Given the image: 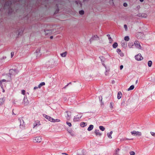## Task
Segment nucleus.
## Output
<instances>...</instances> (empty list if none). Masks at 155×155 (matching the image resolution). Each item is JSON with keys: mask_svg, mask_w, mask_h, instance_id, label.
I'll use <instances>...</instances> for the list:
<instances>
[{"mask_svg": "<svg viewBox=\"0 0 155 155\" xmlns=\"http://www.w3.org/2000/svg\"><path fill=\"white\" fill-rule=\"evenodd\" d=\"M42 139L41 137H35L33 138V141L34 143H39L41 142Z\"/></svg>", "mask_w": 155, "mask_h": 155, "instance_id": "f257e3e1", "label": "nucleus"}, {"mask_svg": "<svg viewBox=\"0 0 155 155\" xmlns=\"http://www.w3.org/2000/svg\"><path fill=\"white\" fill-rule=\"evenodd\" d=\"M18 120L20 122V127L21 128H24L25 126L24 122L23 119L22 117H20L19 118Z\"/></svg>", "mask_w": 155, "mask_h": 155, "instance_id": "f03ea898", "label": "nucleus"}, {"mask_svg": "<svg viewBox=\"0 0 155 155\" xmlns=\"http://www.w3.org/2000/svg\"><path fill=\"white\" fill-rule=\"evenodd\" d=\"M131 133L132 135L135 136H140L142 135V133L140 132L136 131L135 130L131 132Z\"/></svg>", "mask_w": 155, "mask_h": 155, "instance_id": "7ed1b4c3", "label": "nucleus"}, {"mask_svg": "<svg viewBox=\"0 0 155 155\" xmlns=\"http://www.w3.org/2000/svg\"><path fill=\"white\" fill-rule=\"evenodd\" d=\"M18 71L16 70L11 69L9 71L10 75H15L18 74Z\"/></svg>", "mask_w": 155, "mask_h": 155, "instance_id": "20e7f679", "label": "nucleus"}, {"mask_svg": "<svg viewBox=\"0 0 155 155\" xmlns=\"http://www.w3.org/2000/svg\"><path fill=\"white\" fill-rule=\"evenodd\" d=\"M134 44L136 46V47L140 49H141L142 48V47L140 45V42L139 41H135L134 42Z\"/></svg>", "mask_w": 155, "mask_h": 155, "instance_id": "39448f33", "label": "nucleus"}, {"mask_svg": "<svg viewBox=\"0 0 155 155\" xmlns=\"http://www.w3.org/2000/svg\"><path fill=\"white\" fill-rule=\"evenodd\" d=\"M135 59L137 61H141L143 59V57L142 56L141 54H139L135 55Z\"/></svg>", "mask_w": 155, "mask_h": 155, "instance_id": "423d86ee", "label": "nucleus"}, {"mask_svg": "<svg viewBox=\"0 0 155 155\" xmlns=\"http://www.w3.org/2000/svg\"><path fill=\"white\" fill-rule=\"evenodd\" d=\"M35 54L37 58H39L41 55L40 52V50L39 48L36 51Z\"/></svg>", "mask_w": 155, "mask_h": 155, "instance_id": "0eeeda50", "label": "nucleus"}, {"mask_svg": "<svg viewBox=\"0 0 155 155\" xmlns=\"http://www.w3.org/2000/svg\"><path fill=\"white\" fill-rule=\"evenodd\" d=\"M67 113V115L66 116V118L67 120H70L71 118V113L70 111H67L66 112Z\"/></svg>", "mask_w": 155, "mask_h": 155, "instance_id": "6e6552de", "label": "nucleus"}, {"mask_svg": "<svg viewBox=\"0 0 155 155\" xmlns=\"http://www.w3.org/2000/svg\"><path fill=\"white\" fill-rule=\"evenodd\" d=\"M23 103L25 105H26L28 104L29 101L26 96L24 97L23 99Z\"/></svg>", "mask_w": 155, "mask_h": 155, "instance_id": "1a4fd4ad", "label": "nucleus"}, {"mask_svg": "<svg viewBox=\"0 0 155 155\" xmlns=\"http://www.w3.org/2000/svg\"><path fill=\"white\" fill-rule=\"evenodd\" d=\"M40 125V122L38 120H36L35 121L33 124V128H34L35 127L37 126H39Z\"/></svg>", "mask_w": 155, "mask_h": 155, "instance_id": "9d476101", "label": "nucleus"}, {"mask_svg": "<svg viewBox=\"0 0 155 155\" xmlns=\"http://www.w3.org/2000/svg\"><path fill=\"white\" fill-rule=\"evenodd\" d=\"M82 115L80 117H78V116L74 117V121L75 122L79 121Z\"/></svg>", "mask_w": 155, "mask_h": 155, "instance_id": "9b49d317", "label": "nucleus"}, {"mask_svg": "<svg viewBox=\"0 0 155 155\" xmlns=\"http://www.w3.org/2000/svg\"><path fill=\"white\" fill-rule=\"evenodd\" d=\"M99 39V37L97 35H95L92 37V38L90 39V40H97Z\"/></svg>", "mask_w": 155, "mask_h": 155, "instance_id": "f8f14e48", "label": "nucleus"}, {"mask_svg": "<svg viewBox=\"0 0 155 155\" xmlns=\"http://www.w3.org/2000/svg\"><path fill=\"white\" fill-rule=\"evenodd\" d=\"M94 132L96 136L99 135V136H101V135L102 134L99 132V130H95Z\"/></svg>", "mask_w": 155, "mask_h": 155, "instance_id": "ddd939ff", "label": "nucleus"}, {"mask_svg": "<svg viewBox=\"0 0 155 155\" xmlns=\"http://www.w3.org/2000/svg\"><path fill=\"white\" fill-rule=\"evenodd\" d=\"M122 94L121 92L120 91H119L118 93L117 98L118 99H120L122 97Z\"/></svg>", "mask_w": 155, "mask_h": 155, "instance_id": "4468645a", "label": "nucleus"}, {"mask_svg": "<svg viewBox=\"0 0 155 155\" xmlns=\"http://www.w3.org/2000/svg\"><path fill=\"white\" fill-rule=\"evenodd\" d=\"M45 118L51 122H52L53 120V118L48 116L46 115Z\"/></svg>", "mask_w": 155, "mask_h": 155, "instance_id": "2eb2a0df", "label": "nucleus"}, {"mask_svg": "<svg viewBox=\"0 0 155 155\" xmlns=\"http://www.w3.org/2000/svg\"><path fill=\"white\" fill-rule=\"evenodd\" d=\"M113 133V132L112 131H111L110 133H108L107 134V135L108 137L110 139H111L112 138L111 135Z\"/></svg>", "mask_w": 155, "mask_h": 155, "instance_id": "dca6fc26", "label": "nucleus"}, {"mask_svg": "<svg viewBox=\"0 0 155 155\" xmlns=\"http://www.w3.org/2000/svg\"><path fill=\"white\" fill-rule=\"evenodd\" d=\"M120 149L119 148L116 149L115 150V152L114 154V155H119Z\"/></svg>", "mask_w": 155, "mask_h": 155, "instance_id": "f3484780", "label": "nucleus"}, {"mask_svg": "<svg viewBox=\"0 0 155 155\" xmlns=\"http://www.w3.org/2000/svg\"><path fill=\"white\" fill-rule=\"evenodd\" d=\"M93 127L94 126L93 125H90L87 128V130L89 131L93 129Z\"/></svg>", "mask_w": 155, "mask_h": 155, "instance_id": "a211bd4d", "label": "nucleus"}, {"mask_svg": "<svg viewBox=\"0 0 155 155\" xmlns=\"http://www.w3.org/2000/svg\"><path fill=\"white\" fill-rule=\"evenodd\" d=\"M45 85V83L44 82H42L40 83L38 85V88H40L41 87L43 86H44Z\"/></svg>", "mask_w": 155, "mask_h": 155, "instance_id": "6ab92c4d", "label": "nucleus"}, {"mask_svg": "<svg viewBox=\"0 0 155 155\" xmlns=\"http://www.w3.org/2000/svg\"><path fill=\"white\" fill-rule=\"evenodd\" d=\"M128 46L130 48H131L134 46V44L132 42H130L128 44Z\"/></svg>", "mask_w": 155, "mask_h": 155, "instance_id": "aec40b11", "label": "nucleus"}, {"mask_svg": "<svg viewBox=\"0 0 155 155\" xmlns=\"http://www.w3.org/2000/svg\"><path fill=\"white\" fill-rule=\"evenodd\" d=\"M67 55V52H65L61 54V55L63 57H65Z\"/></svg>", "mask_w": 155, "mask_h": 155, "instance_id": "412c9836", "label": "nucleus"}, {"mask_svg": "<svg viewBox=\"0 0 155 155\" xmlns=\"http://www.w3.org/2000/svg\"><path fill=\"white\" fill-rule=\"evenodd\" d=\"M110 107L111 110H112L114 108V103L112 102L110 103Z\"/></svg>", "mask_w": 155, "mask_h": 155, "instance_id": "4be33fe9", "label": "nucleus"}, {"mask_svg": "<svg viewBox=\"0 0 155 155\" xmlns=\"http://www.w3.org/2000/svg\"><path fill=\"white\" fill-rule=\"evenodd\" d=\"M118 46V44L117 43L115 42L113 45V47L114 48H116Z\"/></svg>", "mask_w": 155, "mask_h": 155, "instance_id": "5701e85b", "label": "nucleus"}, {"mask_svg": "<svg viewBox=\"0 0 155 155\" xmlns=\"http://www.w3.org/2000/svg\"><path fill=\"white\" fill-rule=\"evenodd\" d=\"M134 85H131L129 88L128 89V91H129L131 90H133L134 88Z\"/></svg>", "mask_w": 155, "mask_h": 155, "instance_id": "b1692460", "label": "nucleus"}, {"mask_svg": "<svg viewBox=\"0 0 155 155\" xmlns=\"http://www.w3.org/2000/svg\"><path fill=\"white\" fill-rule=\"evenodd\" d=\"M60 120L59 119H54V118L53 119V120H52V122H60Z\"/></svg>", "mask_w": 155, "mask_h": 155, "instance_id": "393cba45", "label": "nucleus"}, {"mask_svg": "<svg viewBox=\"0 0 155 155\" xmlns=\"http://www.w3.org/2000/svg\"><path fill=\"white\" fill-rule=\"evenodd\" d=\"M4 101V100L3 98H0V105H1L3 104Z\"/></svg>", "mask_w": 155, "mask_h": 155, "instance_id": "a878e982", "label": "nucleus"}, {"mask_svg": "<svg viewBox=\"0 0 155 155\" xmlns=\"http://www.w3.org/2000/svg\"><path fill=\"white\" fill-rule=\"evenodd\" d=\"M152 64V62L151 61H149L148 62V65L149 67H151Z\"/></svg>", "mask_w": 155, "mask_h": 155, "instance_id": "bb28decb", "label": "nucleus"}, {"mask_svg": "<svg viewBox=\"0 0 155 155\" xmlns=\"http://www.w3.org/2000/svg\"><path fill=\"white\" fill-rule=\"evenodd\" d=\"M124 40L126 41H128L129 40L130 38L128 36H125L124 38Z\"/></svg>", "mask_w": 155, "mask_h": 155, "instance_id": "cd10ccee", "label": "nucleus"}, {"mask_svg": "<svg viewBox=\"0 0 155 155\" xmlns=\"http://www.w3.org/2000/svg\"><path fill=\"white\" fill-rule=\"evenodd\" d=\"M99 128L100 130L102 131H104L105 130L104 127L103 126H100L99 127Z\"/></svg>", "mask_w": 155, "mask_h": 155, "instance_id": "c85d7f7f", "label": "nucleus"}, {"mask_svg": "<svg viewBox=\"0 0 155 155\" xmlns=\"http://www.w3.org/2000/svg\"><path fill=\"white\" fill-rule=\"evenodd\" d=\"M11 80V76H10L9 77V80H6L5 79H2L1 81L2 82H5V81L8 82V81H10Z\"/></svg>", "mask_w": 155, "mask_h": 155, "instance_id": "c756f323", "label": "nucleus"}, {"mask_svg": "<svg viewBox=\"0 0 155 155\" xmlns=\"http://www.w3.org/2000/svg\"><path fill=\"white\" fill-rule=\"evenodd\" d=\"M81 126L82 127H84L85 126V123H84V122H81Z\"/></svg>", "mask_w": 155, "mask_h": 155, "instance_id": "7c9ffc66", "label": "nucleus"}, {"mask_svg": "<svg viewBox=\"0 0 155 155\" xmlns=\"http://www.w3.org/2000/svg\"><path fill=\"white\" fill-rule=\"evenodd\" d=\"M79 13L81 15H83L84 13V12L83 10H81L79 12Z\"/></svg>", "mask_w": 155, "mask_h": 155, "instance_id": "2f4dec72", "label": "nucleus"}, {"mask_svg": "<svg viewBox=\"0 0 155 155\" xmlns=\"http://www.w3.org/2000/svg\"><path fill=\"white\" fill-rule=\"evenodd\" d=\"M121 45L123 47H126V46L127 44L124 42H121Z\"/></svg>", "mask_w": 155, "mask_h": 155, "instance_id": "473e14b6", "label": "nucleus"}, {"mask_svg": "<svg viewBox=\"0 0 155 155\" xmlns=\"http://www.w3.org/2000/svg\"><path fill=\"white\" fill-rule=\"evenodd\" d=\"M66 124L69 127H71V123L68 122H66Z\"/></svg>", "mask_w": 155, "mask_h": 155, "instance_id": "72a5a7b5", "label": "nucleus"}, {"mask_svg": "<svg viewBox=\"0 0 155 155\" xmlns=\"http://www.w3.org/2000/svg\"><path fill=\"white\" fill-rule=\"evenodd\" d=\"M130 155H135V153L133 151H131L130 152Z\"/></svg>", "mask_w": 155, "mask_h": 155, "instance_id": "f704fd0d", "label": "nucleus"}, {"mask_svg": "<svg viewBox=\"0 0 155 155\" xmlns=\"http://www.w3.org/2000/svg\"><path fill=\"white\" fill-rule=\"evenodd\" d=\"M107 36L108 38V39H109V40L110 41L111 40H112V39H111V38L110 36V35L109 34H107Z\"/></svg>", "mask_w": 155, "mask_h": 155, "instance_id": "c9c22d12", "label": "nucleus"}, {"mask_svg": "<svg viewBox=\"0 0 155 155\" xmlns=\"http://www.w3.org/2000/svg\"><path fill=\"white\" fill-rule=\"evenodd\" d=\"M25 91L24 90H21V94L23 95H25Z\"/></svg>", "mask_w": 155, "mask_h": 155, "instance_id": "e433bc0d", "label": "nucleus"}, {"mask_svg": "<svg viewBox=\"0 0 155 155\" xmlns=\"http://www.w3.org/2000/svg\"><path fill=\"white\" fill-rule=\"evenodd\" d=\"M124 27L126 31H127V27L126 25H124Z\"/></svg>", "mask_w": 155, "mask_h": 155, "instance_id": "4c0bfd02", "label": "nucleus"}, {"mask_svg": "<svg viewBox=\"0 0 155 155\" xmlns=\"http://www.w3.org/2000/svg\"><path fill=\"white\" fill-rule=\"evenodd\" d=\"M151 135L153 136H154V137H155V133L153 132H150Z\"/></svg>", "mask_w": 155, "mask_h": 155, "instance_id": "58836bf2", "label": "nucleus"}, {"mask_svg": "<svg viewBox=\"0 0 155 155\" xmlns=\"http://www.w3.org/2000/svg\"><path fill=\"white\" fill-rule=\"evenodd\" d=\"M71 84V82H70L69 83H68L67 85L65 86L64 87H63L64 89H65L66 87H67L69 84Z\"/></svg>", "mask_w": 155, "mask_h": 155, "instance_id": "ea45409f", "label": "nucleus"}, {"mask_svg": "<svg viewBox=\"0 0 155 155\" xmlns=\"http://www.w3.org/2000/svg\"><path fill=\"white\" fill-rule=\"evenodd\" d=\"M123 5L124 6L126 7L127 6V4L126 3H124L123 4Z\"/></svg>", "mask_w": 155, "mask_h": 155, "instance_id": "a19ab883", "label": "nucleus"}, {"mask_svg": "<svg viewBox=\"0 0 155 155\" xmlns=\"http://www.w3.org/2000/svg\"><path fill=\"white\" fill-rule=\"evenodd\" d=\"M11 58H12L13 56H14V53L13 52H11Z\"/></svg>", "mask_w": 155, "mask_h": 155, "instance_id": "79ce46f5", "label": "nucleus"}, {"mask_svg": "<svg viewBox=\"0 0 155 155\" xmlns=\"http://www.w3.org/2000/svg\"><path fill=\"white\" fill-rule=\"evenodd\" d=\"M2 82L1 81H0V86H1V87L2 88H3V86H2Z\"/></svg>", "mask_w": 155, "mask_h": 155, "instance_id": "37998d69", "label": "nucleus"}, {"mask_svg": "<svg viewBox=\"0 0 155 155\" xmlns=\"http://www.w3.org/2000/svg\"><path fill=\"white\" fill-rule=\"evenodd\" d=\"M117 51L118 53L120 52L121 51V50L119 48H117Z\"/></svg>", "mask_w": 155, "mask_h": 155, "instance_id": "c03bdc74", "label": "nucleus"}, {"mask_svg": "<svg viewBox=\"0 0 155 155\" xmlns=\"http://www.w3.org/2000/svg\"><path fill=\"white\" fill-rule=\"evenodd\" d=\"M125 100H123L121 104V105H124L125 103Z\"/></svg>", "mask_w": 155, "mask_h": 155, "instance_id": "a18cd8bd", "label": "nucleus"}, {"mask_svg": "<svg viewBox=\"0 0 155 155\" xmlns=\"http://www.w3.org/2000/svg\"><path fill=\"white\" fill-rule=\"evenodd\" d=\"M123 68V66L122 65H121L120 66V70H122Z\"/></svg>", "mask_w": 155, "mask_h": 155, "instance_id": "49530a36", "label": "nucleus"}, {"mask_svg": "<svg viewBox=\"0 0 155 155\" xmlns=\"http://www.w3.org/2000/svg\"><path fill=\"white\" fill-rule=\"evenodd\" d=\"M38 87H35L34 88V90H36V89H37L38 88Z\"/></svg>", "mask_w": 155, "mask_h": 155, "instance_id": "de8ad7c7", "label": "nucleus"}, {"mask_svg": "<svg viewBox=\"0 0 155 155\" xmlns=\"http://www.w3.org/2000/svg\"><path fill=\"white\" fill-rule=\"evenodd\" d=\"M140 0V2H143L144 1V0Z\"/></svg>", "mask_w": 155, "mask_h": 155, "instance_id": "09e8293b", "label": "nucleus"}, {"mask_svg": "<svg viewBox=\"0 0 155 155\" xmlns=\"http://www.w3.org/2000/svg\"><path fill=\"white\" fill-rule=\"evenodd\" d=\"M49 31V30H46V31H45V32H48V31Z\"/></svg>", "mask_w": 155, "mask_h": 155, "instance_id": "8fccbe9b", "label": "nucleus"}, {"mask_svg": "<svg viewBox=\"0 0 155 155\" xmlns=\"http://www.w3.org/2000/svg\"><path fill=\"white\" fill-rule=\"evenodd\" d=\"M144 15H145V16H143V17H146L147 16V15L146 14H145Z\"/></svg>", "mask_w": 155, "mask_h": 155, "instance_id": "3c124183", "label": "nucleus"}, {"mask_svg": "<svg viewBox=\"0 0 155 155\" xmlns=\"http://www.w3.org/2000/svg\"><path fill=\"white\" fill-rule=\"evenodd\" d=\"M53 38V36H51L50 37V38L51 39H52Z\"/></svg>", "mask_w": 155, "mask_h": 155, "instance_id": "603ef678", "label": "nucleus"}, {"mask_svg": "<svg viewBox=\"0 0 155 155\" xmlns=\"http://www.w3.org/2000/svg\"><path fill=\"white\" fill-rule=\"evenodd\" d=\"M62 154L66 155V154H67V153H63Z\"/></svg>", "mask_w": 155, "mask_h": 155, "instance_id": "864d4df0", "label": "nucleus"}, {"mask_svg": "<svg viewBox=\"0 0 155 155\" xmlns=\"http://www.w3.org/2000/svg\"><path fill=\"white\" fill-rule=\"evenodd\" d=\"M137 82H138V81H137H137H136V83H137Z\"/></svg>", "mask_w": 155, "mask_h": 155, "instance_id": "5fc2aeb1", "label": "nucleus"}, {"mask_svg": "<svg viewBox=\"0 0 155 155\" xmlns=\"http://www.w3.org/2000/svg\"><path fill=\"white\" fill-rule=\"evenodd\" d=\"M128 139H127H127H125V140H128Z\"/></svg>", "mask_w": 155, "mask_h": 155, "instance_id": "6e6d98bb", "label": "nucleus"}, {"mask_svg": "<svg viewBox=\"0 0 155 155\" xmlns=\"http://www.w3.org/2000/svg\"><path fill=\"white\" fill-rule=\"evenodd\" d=\"M101 102L102 101V99L101 100Z\"/></svg>", "mask_w": 155, "mask_h": 155, "instance_id": "4d7b16f0", "label": "nucleus"}, {"mask_svg": "<svg viewBox=\"0 0 155 155\" xmlns=\"http://www.w3.org/2000/svg\"><path fill=\"white\" fill-rule=\"evenodd\" d=\"M66 155H68V154H66Z\"/></svg>", "mask_w": 155, "mask_h": 155, "instance_id": "13d9d810", "label": "nucleus"}]
</instances>
